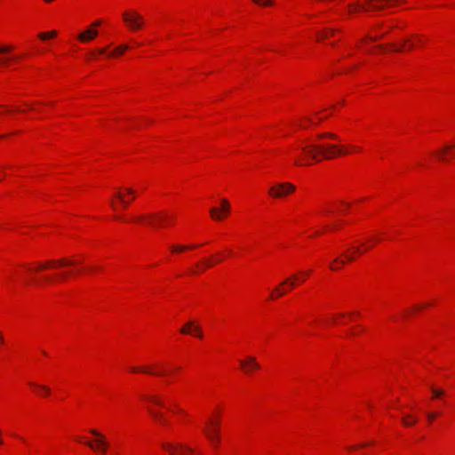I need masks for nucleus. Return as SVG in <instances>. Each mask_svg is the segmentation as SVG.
Here are the masks:
<instances>
[{
	"mask_svg": "<svg viewBox=\"0 0 455 455\" xmlns=\"http://www.w3.org/2000/svg\"><path fill=\"white\" fill-rule=\"evenodd\" d=\"M301 150L311 159L319 162L322 159L330 160L338 156L345 155L347 151L335 144L312 143L301 148Z\"/></svg>",
	"mask_w": 455,
	"mask_h": 455,
	"instance_id": "obj_1",
	"label": "nucleus"
},
{
	"mask_svg": "<svg viewBox=\"0 0 455 455\" xmlns=\"http://www.w3.org/2000/svg\"><path fill=\"white\" fill-rule=\"evenodd\" d=\"M405 0H355L352 3L347 4V12L350 15L378 12L385 8L393 7L399 3L404 2Z\"/></svg>",
	"mask_w": 455,
	"mask_h": 455,
	"instance_id": "obj_2",
	"label": "nucleus"
},
{
	"mask_svg": "<svg viewBox=\"0 0 455 455\" xmlns=\"http://www.w3.org/2000/svg\"><path fill=\"white\" fill-rule=\"evenodd\" d=\"M162 447L170 455H195L196 450L182 443H164Z\"/></svg>",
	"mask_w": 455,
	"mask_h": 455,
	"instance_id": "obj_3",
	"label": "nucleus"
},
{
	"mask_svg": "<svg viewBox=\"0 0 455 455\" xmlns=\"http://www.w3.org/2000/svg\"><path fill=\"white\" fill-rule=\"evenodd\" d=\"M204 432L212 446L217 448L220 443L219 419L208 422L204 428Z\"/></svg>",
	"mask_w": 455,
	"mask_h": 455,
	"instance_id": "obj_4",
	"label": "nucleus"
},
{
	"mask_svg": "<svg viewBox=\"0 0 455 455\" xmlns=\"http://www.w3.org/2000/svg\"><path fill=\"white\" fill-rule=\"evenodd\" d=\"M90 433L96 437V440L94 442H87L86 445L104 455L109 446L106 437L96 429H91Z\"/></svg>",
	"mask_w": 455,
	"mask_h": 455,
	"instance_id": "obj_5",
	"label": "nucleus"
},
{
	"mask_svg": "<svg viewBox=\"0 0 455 455\" xmlns=\"http://www.w3.org/2000/svg\"><path fill=\"white\" fill-rule=\"evenodd\" d=\"M295 191V186L289 182L277 183L269 188L268 194L272 197L281 198Z\"/></svg>",
	"mask_w": 455,
	"mask_h": 455,
	"instance_id": "obj_6",
	"label": "nucleus"
},
{
	"mask_svg": "<svg viewBox=\"0 0 455 455\" xmlns=\"http://www.w3.org/2000/svg\"><path fill=\"white\" fill-rule=\"evenodd\" d=\"M123 18L132 30L140 29L144 24L142 16L135 12H126L123 14Z\"/></svg>",
	"mask_w": 455,
	"mask_h": 455,
	"instance_id": "obj_7",
	"label": "nucleus"
},
{
	"mask_svg": "<svg viewBox=\"0 0 455 455\" xmlns=\"http://www.w3.org/2000/svg\"><path fill=\"white\" fill-rule=\"evenodd\" d=\"M74 262L72 260H68V259H52V260H48V261H45L40 265H38L35 270L36 271H40V270H43V269H45L47 267H56V266H60V267H63V266H69V265H73Z\"/></svg>",
	"mask_w": 455,
	"mask_h": 455,
	"instance_id": "obj_8",
	"label": "nucleus"
},
{
	"mask_svg": "<svg viewBox=\"0 0 455 455\" xmlns=\"http://www.w3.org/2000/svg\"><path fill=\"white\" fill-rule=\"evenodd\" d=\"M240 365L248 374H250L253 370H259L260 368L256 358L253 356H248L246 360H241Z\"/></svg>",
	"mask_w": 455,
	"mask_h": 455,
	"instance_id": "obj_9",
	"label": "nucleus"
},
{
	"mask_svg": "<svg viewBox=\"0 0 455 455\" xmlns=\"http://www.w3.org/2000/svg\"><path fill=\"white\" fill-rule=\"evenodd\" d=\"M165 215L162 212H155L148 214H142L138 217V220L145 221L147 224H156L157 220H164Z\"/></svg>",
	"mask_w": 455,
	"mask_h": 455,
	"instance_id": "obj_10",
	"label": "nucleus"
},
{
	"mask_svg": "<svg viewBox=\"0 0 455 455\" xmlns=\"http://www.w3.org/2000/svg\"><path fill=\"white\" fill-rule=\"evenodd\" d=\"M98 35V31L92 28H87L85 31L82 32L81 34H79L78 36V39L81 41V42H89L91 40H92L94 37H96Z\"/></svg>",
	"mask_w": 455,
	"mask_h": 455,
	"instance_id": "obj_11",
	"label": "nucleus"
},
{
	"mask_svg": "<svg viewBox=\"0 0 455 455\" xmlns=\"http://www.w3.org/2000/svg\"><path fill=\"white\" fill-rule=\"evenodd\" d=\"M414 40H415V38H413V35H412L411 36L404 39L400 46H398V47H395L394 46L392 48V51H394V52H402L404 49H409V50L412 49V48L415 47V44L413 42Z\"/></svg>",
	"mask_w": 455,
	"mask_h": 455,
	"instance_id": "obj_12",
	"label": "nucleus"
},
{
	"mask_svg": "<svg viewBox=\"0 0 455 455\" xmlns=\"http://www.w3.org/2000/svg\"><path fill=\"white\" fill-rule=\"evenodd\" d=\"M310 272H307V273H302V276L300 279H299L298 275H291L290 278L284 280L281 285L283 284H289L291 288H293L296 284V282L297 281H301V282H304L306 280V277L307 276V275L309 274Z\"/></svg>",
	"mask_w": 455,
	"mask_h": 455,
	"instance_id": "obj_13",
	"label": "nucleus"
},
{
	"mask_svg": "<svg viewBox=\"0 0 455 455\" xmlns=\"http://www.w3.org/2000/svg\"><path fill=\"white\" fill-rule=\"evenodd\" d=\"M148 411L151 414V416L160 424L166 425L168 423L166 419L164 417L163 413L152 409H148Z\"/></svg>",
	"mask_w": 455,
	"mask_h": 455,
	"instance_id": "obj_14",
	"label": "nucleus"
},
{
	"mask_svg": "<svg viewBox=\"0 0 455 455\" xmlns=\"http://www.w3.org/2000/svg\"><path fill=\"white\" fill-rule=\"evenodd\" d=\"M115 196L123 204L124 207H126L130 204L131 200H132V198L130 199V197L126 198L124 194L120 190L116 193Z\"/></svg>",
	"mask_w": 455,
	"mask_h": 455,
	"instance_id": "obj_15",
	"label": "nucleus"
},
{
	"mask_svg": "<svg viewBox=\"0 0 455 455\" xmlns=\"http://www.w3.org/2000/svg\"><path fill=\"white\" fill-rule=\"evenodd\" d=\"M127 49H129V46L126 44L120 45L116 47L113 52L108 53V57H113L116 55H122Z\"/></svg>",
	"mask_w": 455,
	"mask_h": 455,
	"instance_id": "obj_16",
	"label": "nucleus"
},
{
	"mask_svg": "<svg viewBox=\"0 0 455 455\" xmlns=\"http://www.w3.org/2000/svg\"><path fill=\"white\" fill-rule=\"evenodd\" d=\"M334 34V30L333 29H324V30H322V31H319L317 33V40H323V39H325L327 37H329L330 36H332Z\"/></svg>",
	"mask_w": 455,
	"mask_h": 455,
	"instance_id": "obj_17",
	"label": "nucleus"
},
{
	"mask_svg": "<svg viewBox=\"0 0 455 455\" xmlns=\"http://www.w3.org/2000/svg\"><path fill=\"white\" fill-rule=\"evenodd\" d=\"M212 218L215 220H220L223 218L222 212L219 208L213 207L210 210Z\"/></svg>",
	"mask_w": 455,
	"mask_h": 455,
	"instance_id": "obj_18",
	"label": "nucleus"
},
{
	"mask_svg": "<svg viewBox=\"0 0 455 455\" xmlns=\"http://www.w3.org/2000/svg\"><path fill=\"white\" fill-rule=\"evenodd\" d=\"M198 245H192V246H188V245H178V244H175V245H172V251L173 252H181V251H184L188 249H194V248H197Z\"/></svg>",
	"mask_w": 455,
	"mask_h": 455,
	"instance_id": "obj_19",
	"label": "nucleus"
},
{
	"mask_svg": "<svg viewBox=\"0 0 455 455\" xmlns=\"http://www.w3.org/2000/svg\"><path fill=\"white\" fill-rule=\"evenodd\" d=\"M220 203H221V208L220 210V212H222L223 216L228 214L230 212L229 202L226 198H223V199H221Z\"/></svg>",
	"mask_w": 455,
	"mask_h": 455,
	"instance_id": "obj_20",
	"label": "nucleus"
},
{
	"mask_svg": "<svg viewBox=\"0 0 455 455\" xmlns=\"http://www.w3.org/2000/svg\"><path fill=\"white\" fill-rule=\"evenodd\" d=\"M131 371L132 372H144V373H148V374H158V375H163L164 373L163 372H160V373H156L153 371H151L150 369H148V368H145V367H132L131 369Z\"/></svg>",
	"mask_w": 455,
	"mask_h": 455,
	"instance_id": "obj_21",
	"label": "nucleus"
},
{
	"mask_svg": "<svg viewBox=\"0 0 455 455\" xmlns=\"http://www.w3.org/2000/svg\"><path fill=\"white\" fill-rule=\"evenodd\" d=\"M195 323L193 321H190L187 323L181 329L180 332L183 334H191L192 329L194 328Z\"/></svg>",
	"mask_w": 455,
	"mask_h": 455,
	"instance_id": "obj_22",
	"label": "nucleus"
},
{
	"mask_svg": "<svg viewBox=\"0 0 455 455\" xmlns=\"http://www.w3.org/2000/svg\"><path fill=\"white\" fill-rule=\"evenodd\" d=\"M417 420L418 419L416 418H412L411 415H406L402 418V421L406 427L415 424Z\"/></svg>",
	"mask_w": 455,
	"mask_h": 455,
	"instance_id": "obj_23",
	"label": "nucleus"
},
{
	"mask_svg": "<svg viewBox=\"0 0 455 455\" xmlns=\"http://www.w3.org/2000/svg\"><path fill=\"white\" fill-rule=\"evenodd\" d=\"M56 35H57L56 31H50V32L40 33L38 35V37L42 40H46L48 38L54 37Z\"/></svg>",
	"mask_w": 455,
	"mask_h": 455,
	"instance_id": "obj_24",
	"label": "nucleus"
},
{
	"mask_svg": "<svg viewBox=\"0 0 455 455\" xmlns=\"http://www.w3.org/2000/svg\"><path fill=\"white\" fill-rule=\"evenodd\" d=\"M433 398H440L445 395V392L441 388L431 387Z\"/></svg>",
	"mask_w": 455,
	"mask_h": 455,
	"instance_id": "obj_25",
	"label": "nucleus"
},
{
	"mask_svg": "<svg viewBox=\"0 0 455 455\" xmlns=\"http://www.w3.org/2000/svg\"><path fill=\"white\" fill-rule=\"evenodd\" d=\"M286 292L285 290H283L281 289L280 287H277L271 294L270 298L271 299H275L277 297H281L283 295H284Z\"/></svg>",
	"mask_w": 455,
	"mask_h": 455,
	"instance_id": "obj_26",
	"label": "nucleus"
},
{
	"mask_svg": "<svg viewBox=\"0 0 455 455\" xmlns=\"http://www.w3.org/2000/svg\"><path fill=\"white\" fill-rule=\"evenodd\" d=\"M453 148V146H451V145H450V146H445V147L443 148V149L440 153H437V156H438L441 160L444 161V160H445V155H446V154H447V152H448L451 148Z\"/></svg>",
	"mask_w": 455,
	"mask_h": 455,
	"instance_id": "obj_27",
	"label": "nucleus"
},
{
	"mask_svg": "<svg viewBox=\"0 0 455 455\" xmlns=\"http://www.w3.org/2000/svg\"><path fill=\"white\" fill-rule=\"evenodd\" d=\"M192 335L197 336L198 338H203V331L199 325H194V328L192 329Z\"/></svg>",
	"mask_w": 455,
	"mask_h": 455,
	"instance_id": "obj_28",
	"label": "nucleus"
},
{
	"mask_svg": "<svg viewBox=\"0 0 455 455\" xmlns=\"http://www.w3.org/2000/svg\"><path fill=\"white\" fill-rule=\"evenodd\" d=\"M31 385L37 387L40 391H43L44 395H48L51 393V389L44 385H36L34 383H31Z\"/></svg>",
	"mask_w": 455,
	"mask_h": 455,
	"instance_id": "obj_29",
	"label": "nucleus"
},
{
	"mask_svg": "<svg viewBox=\"0 0 455 455\" xmlns=\"http://www.w3.org/2000/svg\"><path fill=\"white\" fill-rule=\"evenodd\" d=\"M317 138L318 139H325V138L337 139V135L334 133H331V132H324V133L318 134Z\"/></svg>",
	"mask_w": 455,
	"mask_h": 455,
	"instance_id": "obj_30",
	"label": "nucleus"
},
{
	"mask_svg": "<svg viewBox=\"0 0 455 455\" xmlns=\"http://www.w3.org/2000/svg\"><path fill=\"white\" fill-rule=\"evenodd\" d=\"M336 264H341V265H344L345 264V260L341 259L340 258H336L334 259V264L333 265H331V269L332 270H336L339 268V267L336 266Z\"/></svg>",
	"mask_w": 455,
	"mask_h": 455,
	"instance_id": "obj_31",
	"label": "nucleus"
},
{
	"mask_svg": "<svg viewBox=\"0 0 455 455\" xmlns=\"http://www.w3.org/2000/svg\"><path fill=\"white\" fill-rule=\"evenodd\" d=\"M148 400L151 403H155L156 405H159V406H163L164 405L163 402L158 397H156V395L149 396Z\"/></svg>",
	"mask_w": 455,
	"mask_h": 455,
	"instance_id": "obj_32",
	"label": "nucleus"
},
{
	"mask_svg": "<svg viewBox=\"0 0 455 455\" xmlns=\"http://www.w3.org/2000/svg\"><path fill=\"white\" fill-rule=\"evenodd\" d=\"M67 277H68V274H60V275H59L56 277V279H55V280H64V279H66ZM53 280H54V279H52V278H48V277H47V278H44V281H45V282H50V281H53Z\"/></svg>",
	"mask_w": 455,
	"mask_h": 455,
	"instance_id": "obj_33",
	"label": "nucleus"
},
{
	"mask_svg": "<svg viewBox=\"0 0 455 455\" xmlns=\"http://www.w3.org/2000/svg\"><path fill=\"white\" fill-rule=\"evenodd\" d=\"M255 4H262V5H265V6H267V5H271L272 4V1L271 0H265V1H261V0H252Z\"/></svg>",
	"mask_w": 455,
	"mask_h": 455,
	"instance_id": "obj_34",
	"label": "nucleus"
},
{
	"mask_svg": "<svg viewBox=\"0 0 455 455\" xmlns=\"http://www.w3.org/2000/svg\"><path fill=\"white\" fill-rule=\"evenodd\" d=\"M12 47L5 45V46H0V53H7L12 51Z\"/></svg>",
	"mask_w": 455,
	"mask_h": 455,
	"instance_id": "obj_35",
	"label": "nucleus"
},
{
	"mask_svg": "<svg viewBox=\"0 0 455 455\" xmlns=\"http://www.w3.org/2000/svg\"><path fill=\"white\" fill-rule=\"evenodd\" d=\"M124 191H125V193H126L128 196H132V199H134V197H135V194H136V193H135V191H134L132 188H126L124 189Z\"/></svg>",
	"mask_w": 455,
	"mask_h": 455,
	"instance_id": "obj_36",
	"label": "nucleus"
},
{
	"mask_svg": "<svg viewBox=\"0 0 455 455\" xmlns=\"http://www.w3.org/2000/svg\"><path fill=\"white\" fill-rule=\"evenodd\" d=\"M427 417L429 421H433L437 417V413H435V412H427Z\"/></svg>",
	"mask_w": 455,
	"mask_h": 455,
	"instance_id": "obj_37",
	"label": "nucleus"
},
{
	"mask_svg": "<svg viewBox=\"0 0 455 455\" xmlns=\"http://www.w3.org/2000/svg\"><path fill=\"white\" fill-rule=\"evenodd\" d=\"M413 38H415L416 41H418L419 44H422L423 43V40L421 39V37L418 35H413Z\"/></svg>",
	"mask_w": 455,
	"mask_h": 455,
	"instance_id": "obj_38",
	"label": "nucleus"
},
{
	"mask_svg": "<svg viewBox=\"0 0 455 455\" xmlns=\"http://www.w3.org/2000/svg\"><path fill=\"white\" fill-rule=\"evenodd\" d=\"M9 60H10V58H2V59H0V64H7Z\"/></svg>",
	"mask_w": 455,
	"mask_h": 455,
	"instance_id": "obj_39",
	"label": "nucleus"
},
{
	"mask_svg": "<svg viewBox=\"0 0 455 455\" xmlns=\"http://www.w3.org/2000/svg\"><path fill=\"white\" fill-rule=\"evenodd\" d=\"M100 23H101L100 20H96L94 23H92V27H98V26L100 25Z\"/></svg>",
	"mask_w": 455,
	"mask_h": 455,
	"instance_id": "obj_40",
	"label": "nucleus"
},
{
	"mask_svg": "<svg viewBox=\"0 0 455 455\" xmlns=\"http://www.w3.org/2000/svg\"><path fill=\"white\" fill-rule=\"evenodd\" d=\"M347 260L352 261L355 259V257L353 255H346Z\"/></svg>",
	"mask_w": 455,
	"mask_h": 455,
	"instance_id": "obj_41",
	"label": "nucleus"
},
{
	"mask_svg": "<svg viewBox=\"0 0 455 455\" xmlns=\"http://www.w3.org/2000/svg\"><path fill=\"white\" fill-rule=\"evenodd\" d=\"M380 36H379V37H380ZM378 38H379V36H374V37L371 36V37H369V40H370V41H376Z\"/></svg>",
	"mask_w": 455,
	"mask_h": 455,
	"instance_id": "obj_42",
	"label": "nucleus"
},
{
	"mask_svg": "<svg viewBox=\"0 0 455 455\" xmlns=\"http://www.w3.org/2000/svg\"><path fill=\"white\" fill-rule=\"evenodd\" d=\"M106 52V48H102L99 50L100 54H104Z\"/></svg>",
	"mask_w": 455,
	"mask_h": 455,
	"instance_id": "obj_43",
	"label": "nucleus"
},
{
	"mask_svg": "<svg viewBox=\"0 0 455 455\" xmlns=\"http://www.w3.org/2000/svg\"><path fill=\"white\" fill-rule=\"evenodd\" d=\"M110 204H111L112 208L116 210V204L113 201H111Z\"/></svg>",
	"mask_w": 455,
	"mask_h": 455,
	"instance_id": "obj_44",
	"label": "nucleus"
},
{
	"mask_svg": "<svg viewBox=\"0 0 455 455\" xmlns=\"http://www.w3.org/2000/svg\"><path fill=\"white\" fill-rule=\"evenodd\" d=\"M354 251H356V252H360V249H359V247H355V248H354Z\"/></svg>",
	"mask_w": 455,
	"mask_h": 455,
	"instance_id": "obj_45",
	"label": "nucleus"
},
{
	"mask_svg": "<svg viewBox=\"0 0 455 455\" xmlns=\"http://www.w3.org/2000/svg\"><path fill=\"white\" fill-rule=\"evenodd\" d=\"M211 266H212V263H211L210 261H207V262H206V266H205V267H211Z\"/></svg>",
	"mask_w": 455,
	"mask_h": 455,
	"instance_id": "obj_46",
	"label": "nucleus"
},
{
	"mask_svg": "<svg viewBox=\"0 0 455 455\" xmlns=\"http://www.w3.org/2000/svg\"><path fill=\"white\" fill-rule=\"evenodd\" d=\"M307 122H308L309 124H314V123H313V121H312L310 118H307Z\"/></svg>",
	"mask_w": 455,
	"mask_h": 455,
	"instance_id": "obj_47",
	"label": "nucleus"
},
{
	"mask_svg": "<svg viewBox=\"0 0 455 455\" xmlns=\"http://www.w3.org/2000/svg\"><path fill=\"white\" fill-rule=\"evenodd\" d=\"M295 164H301V163H299V160H296V161H295Z\"/></svg>",
	"mask_w": 455,
	"mask_h": 455,
	"instance_id": "obj_48",
	"label": "nucleus"
},
{
	"mask_svg": "<svg viewBox=\"0 0 455 455\" xmlns=\"http://www.w3.org/2000/svg\"><path fill=\"white\" fill-rule=\"evenodd\" d=\"M0 341L3 342L4 341V338L3 336L0 334Z\"/></svg>",
	"mask_w": 455,
	"mask_h": 455,
	"instance_id": "obj_49",
	"label": "nucleus"
}]
</instances>
